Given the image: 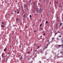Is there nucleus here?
<instances>
[{
  "label": "nucleus",
  "instance_id": "3c124183",
  "mask_svg": "<svg viewBox=\"0 0 63 63\" xmlns=\"http://www.w3.org/2000/svg\"><path fill=\"white\" fill-rule=\"evenodd\" d=\"M45 48H46V47H45Z\"/></svg>",
  "mask_w": 63,
  "mask_h": 63
},
{
  "label": "nucleus",
  "instance_id": "c85d7f7f",
  "mask_svg": "<svg viewBox=\"0 0 63 63\" xmlns=\"http://www.w3.org/2000/svg\"><path fill=\"white\" fill-rule=\"evenodd\" d=\"M26 28H28V27H27V26H26Z\"/></svg>",
  "mask_w": 63,
  "mask_h": 63
},
{
  "label": "nucleus",
  "instance_id": "473e14b6",
  "mask_svg": "<svg viewBox=\"0 0 63 63\" xmlns=\"http://www.w3.org/2000/svg\"><path fill=\"white\" fill-rule=\"evenodd\" d=\"M39 62H40V63H41V61H39Z\"/></svg>",
  "mask_w": 63,
  "mask_h": 63
},
{
  "label": "nucleus",
  "instance_id": "c03bdc74",
  "mask_svg": "<svg viewBox=\"0 0 63 63\" xmlns=\"http://www.w3.org/2000/svg\"><path fill=\"white\" fill-rule=\"evenodd\" d=\"M61 1V0H59V1Z\"/></svg>",
  "mask_w": 63,
  "mask_h": 63
},
{
  "label": "nucleus",
  "instance_id": "f03ea898",
  "mask_svg": "<svg viewBox=\"0 0 63 63\" xmlns=\"http://www.w3.org/2000/svg\"><path fill=\"white\" fill-rule=\"evenodd\" d=\"M4 55H5V53H4V52H3L2 54V57H4Z\"/></svg>",
  "mask_w": 63,
  "mask_h": 63
},
{
  "label": "nucleus",
  "instance_id": "5701e85b",
  "mask_svg": "<svg viewBox=\"0 0 63 63\" xmlns=\"http://www.w3.org/2000/svg\"><path fill=\"white\" fill-rule=\"evenodd\" d=\"M28 54H29V53H30V52H28Z\"/></svg>",
  "mask_w": 63,
  "mask_h": 63
},
{
  "label": "nucleus",
  "instance_id": "8fccbe9b",
  "mask_svg": "<svg viewBox=\"0 0 63 63\" xmlns=\"http://www.w3.org/2000/svg\"><path fill=\"white\" fill-rule=\"evenodd\" d=\"M39 53V52L38 53Z\"/></svg>",
  "mask_w": 63,
  "mask_h": 63
},
{
  "label": "nucleus",
  "instance_id": "79ce46f5",
  "mask_svg": "<svg viewBox=\"0 0 63 63\" xmlns=\"http://www.w3.org/2000/svg\"><path fill=\"white\" fill-rule=\"evenodd\" d=\"M41 38L42 37V36H41Z\"/></svg>",
  "mask_w": 63,
  "mask_h": 63
},
{
  "label": "nucleus",
  "instance_id": "423d86ee",
  "mask_svg": "<svg viewBox=\"0 0 63 63\" xmlns=\"http://www.w3.org/2000/svg\"><path fill=\"white\" fill-rule=\"evenodd\" d=\"M58 33L57 32H55V36L56 35H57V34H58Z\"/></svg>",
  "mask_w": 63,
  "mask_h": 63
},
{
  "label": "nucleus",
  "instance_id": "72a5a7b5",
  "mask_svg": "<svg viewBox=\"0 0 63 63\" xmlns=\"http://www.w3.org/2000/svg\"><path fill=\"white\" fill-rule=\"evenodd\" d=\"M17 12H18V10L17 9Z\"/></svg>",
  "mask_w": 63,
  "mask_h": 63
},
{
  "label": "nucleus",
  "instance_id": "4be33fe9",
  "mask_svg": "<svg viewBox=\"0 0 63 63\" xmlns=\"http://www.w3.org/2000/svg\"><path fill=\"white\" fill-rule=\"evenodd\" d=\"M46 23H48V21H46Z\"/></svg>",
  "mask_w": 63,
  "mask_h": 63
},
{
  "label": "nucleus",
  "instance_id": "a19ab883",
  "mask_svg": "<svg viewBox=\"0 0 63 63\" xmlns=\"http://www.w3.org/2000/svg\"><path fill=\"white\" fill-rule=\"evenodd\" d=\"M31 50L32 51V49H31Z\"/></svg>",
  "mask_w": 63,
  "mask_h": 63
},
{
  "label": "nucleus",
  "instance_id": "7ed1b4c3",
  "mask_svg": "<svg viewBox=\"0 0 63 63\" xmlns=\"http://www.w3.org/2000/svg\"><path fill=\"white\" fill-rule=\"evenodd\" d=\"M58 24L57 23H56V27L57 28H58Z\"/></svg>",
  "mask_w": 63,
  "mask_h": 63
},
{
  "label": "nucleus",
  "instance_id": "9b49d317",
  "mask_svg": "<svg viewBox=\"0 0 63 63\" xmlns=\"http://www.w3.org/2000/svg\"><path fill=\"white\" fill-rule=\"evenodd\" d=\"M63 24L62 23H61L60 24V25L61 26Z\"/></svg>",
  "mask_w": 63,
  "mask_h": 63
},
{
  "label": "nucleus",
  "instance_id": "9d476101",
  "mask_svg": "<svg viewBox=\"0 0 63 63\" xmlns=\"http://www.w3.org/2000/svg\"><path fill=\"white\" fill-rule=\"evenodd\" d=\"M58 47H61V45H58Z\"/></svg>",
  "mask_w": 63,
  "mask_h": 63
},
{
  "label": "nucleus",
  "instance_id": "49530a36",
  "mask_svg": "<svg viewBox=\"0 0 63 63\" xmlns=\"http://www.w3.org/2000/svg\"><path fill=\"white\" fill-rule=\"evenodd\" d=\"M1 61V59H0V61Z\"/></svg>",
  "mask_w": 63,
  "mask_h": 63
},
{
  "label": "nucleus",
  "instance_id": "393cba45",
  "mask_svg": "<svg viewBox=\"0 0 63 63\" xmlns=\"http://www.w3.org/2000/svg\"><path fill=\"white\" fill-rule=\"evenodd\" d=\"M10 52H8L7 53V54H10Z\"/></svg>",
  "mask_w": 63,
  "mask_h": 63
},
{
  "label": "nucleus",
  "instance_id": "20e7f679",
  "mask_svg": "<svg viewBox=\"0 0 63 63\" xmlns=\"http://www.w3.org/2000/svg\"><path fill=\"white\" fill-rule=\"evenodd\" d=\"M42 9L41 8L40 9H39V13H41V12H42Z\"/></svg>",
  "mask_w": 63,
  "mask_h": 63
},
{
  "label": "nucleus",
  "instance_id": "6e6552de",
  "mask_svg": "<svg viewBox=\"0 0 63 63\" xmlns=\"http://www.w3.org/2000/svg\"><path fill=\"white\" fill-rule=\"evenodd\" d=\"M1 23H2V24H3V25H5V23L4 22H2Z\"/></svg>",
  "mask_w": 63,
  "mask_h": 63
},
{
  "label": "nucleus",
  "instance_id": "c756f323",
  "mask_svg": "<svg viewBox=\"0 0 63 63\" xmlns=\"http://www.w3.org/2000/svg\"><path fill=\"white\" fill-rule=\"evenodd\" d=\"M36 51H37V50H35V51L34 52H36Z\"/></svg>",
  "mask_w": 63,
  "mask_h": 63
},
{
  "label": "nucleus",
  "instance_id": "f257e3e1",
  "mask_svg": "<svg viewBox=\"0 0 63 63\" xmlns=\"http://www.w3.org/2000/svg\"><path fill=\"white\" fill-rule=\"evenodd\" d=\"M16 22H19V18H17L16 19Z\"/></svg>",
  "mask_w": 63,
  "mask_h": 63
},
{
  "label": "nucleus",
  "instance_id": "c9c22d12",
  "mask_svg": "<svg viewBox=\"0 0 63 63\" xmlns=\"http://www.w3.org/2000/svg\"><path fill=\"white\" fill-rule=\"evenodd\" d=\"M34 24H33V25H32V26H34Z\"/></svg>",
  "mask_w": 63,
  "mask_h": 63
},
{
  "label": "nucleus",
  "instance_id": "f3484780",
  "mask_svg": "<svg viewBox=\"0 0 63 63\" xmlns=\"http://www.w3.org/2000/svg\"><path fill=\"white\" fill-rule=\"evenodd\" d=\"M25 8H26V7H27V5H25Z\"/></svg>",
  "mask_w": 63,
  "mask_h": 63
},
{
  "label": "nucleus",
  "instance_id": "4c0bfd02",
  "mask_svg": "<svg viewBox=\"0 0 63 63\" xmlns=\"http://www.w3.org/2000/svg\"><path fill=\"white\" fill-rule=\"evenodd\" d=\"M47 47H46V48H47Z\"/></svg>",
  "mask_w": 63,
  "mask_h": 63
},
{
  "label": "nucleus",
  "instance_id": "f8f14e48",
  "mask_svg": "<svg viewBox=\"0 0 63 63\" xmlns=\"http://www.w3.org/2000/svg\"><path fill=\"white\" fill-rule=\"evenodd\" d=\"M1 27H5V26L3 25H2L1 26Z\"/></svg>",
  "mask_w": 63,
  "mask_h": 63
},
{
  "label": "nucleus",
  "instance_id": "6ab92c4d",
  "mask_svg": "<svg viewBox=\"0 0 63 63\" xmlns=\"http://www.w3.org/2000/svg\"><path fill=\"white\" fill-rule=\"evenodd\" d=\"M42 24H40V26H42Z\"/></svg>",
  "mask_w": 63,
  "mask_h": 63
},
{
  "label": "nucleus",
  "instance_id": "7c9ffc66",
  "mask_svg": "<svg viewBox=\"0 0 63 63\" xmlns=\"http://www.w3.org/2000/svg\"><path fill=\"white\" fill-rule=\"evenodd\" d=\"M54 38V37L52 38V40H53V39Z\"/></svg>",
  "mask_w": 63,
  "mask_h": 63
},
{
  "label": "nucleus",
  "instance_id": "2f4dec72",
  "mask_svg": "<svg viewBox=\"0 0 63 63\" xmlns=\"http://www.w3.org/2000/svg\"><path fill=\"white\" fill-rule=\"evenodd\" d=\"M38 47L37 48V49H38V48H39V46H38Z\"/></svg>",
  "mask_w": 63,
  "mask_h": 63
},
{
  "label": "nucleus",
  "instance_id": "37998d69",
  "mask_svg": "<svg viewBox=\"0 0 63 63\" xmlns=\"http://www.w3.org/2000/svg\"><path fill=\"white\" fill-rule=\"evenodd\" d=\"M48 42H49V40H48Z\"/></svg>",
  "mask_w": 63,
  "mask_h": 63
},
{
  "label": "nucleus",
  "instance_id": "1a4fd4ad",
  "mask_svg": "<svg viewBox=\"0 0 63 63\" xmlns=\"http://www.w3.org/2000/svg\"><path fill=\"white\" fill-rule=\"evenodd\" d=\"M60 54H62V55H63V51L61 52L60 53Z\"/></svg>",
  "mask_w": 63,
  "mask_h": 63
},
{
  "label": "nucleus",
  "instance_id": "a211bd4d",
  "mask_svg": "<svg viewBox=\"0 0 63 63\" xmlns=\"http://www.w3.org/2000/svg\"><path fill=\"white\" fill-rule=\"evenodd\" d=\"M30 18H31V17H32V16H31V15H30Z\"/></svg>",
  "mask_w": 63,
  "mask_h": 63
},
{
  "label": "nucleus",
  "instance_id": "b1692460",
  "mask_svg": "<svg viewBox=\"0 0 63 63\" xmlns=\"http://www.w3.org/2000/svg\"><path fill=\"white\" fill-rule=\"evenodd\" d=\"M36 12H38V9L36 10Z\"/></svg>",
  "mask_w": 63,
  "mask_h": 63
},
{
  "label": "nucleus",
  "instance_id": "de8ad7c7",
  "mask_svg": "<svg viewBox=\"0 0 63 63\" xmlns=\"http://www.w3.org/2000/svg\"><path fill=\"white\" fill-rule=\"evenodd\" d=\"M58 39H57V40H58Z\"/></svg>",
  "mask_w": 63,
  "mask_h": 63
},
{
  "label": "nucleus",
  "instance_id": "4468645a",
  "mask_svg": "<svg viewBox=\"0 0 63 63\" xmlns=\"http://www.w3.org/2000/svg\"><path fill=\"white\" fill-rule=\"evenodd\" d=\"M33 32H37V31L36 30H34Z\"/></svg>",
  "mask_w": 63,
  "mask_h": 63
},
{
  "label": "nucleus",
  "instance_id": "f704fd0d",
  "mask_svg": "<svg viewBox=\"0 0 63 63\" xmlns=\"http://www.w3.org/2000/svg\"><path fill=\"white\" fill-rule=\"evenodd\" d=\"M18 57H20V55H18Z\"/></svg>",
  "mask_w": 63,
  "mask_h": 63
},
{
  "label": "nucleus",
  "instance_id": "412c9836",
  "mask_svg": "<svg viewBox=\"0 0 63 63\" xmlns=\"http://www.w3.org/2000/svg\"><path fill=\"white\" fill-rule=\"evenodd\" d=\"M19 12H18L17 13V14H19Z\"/></svg>",
  "mask_w": 63,
  "mask_h": 63
},
{
  "label": "nucleus",
  "instance_id": "aec40b11",
  "mask_svg": "<svg viewBox=\"0 0 63 63\" xmlns=\"http://www.w3.org/2000/svg\"><path fill=\"white\" fill-rule=\"evenodd\" d=\"M43 35L44 36H45V35H46V33H44L43 34Z\"/></svg>",
  "mask_w": 63,
  "mask_h": 63
},
{
  "label": "nucleus",
  "instance_id": "dca6fc26",
  "mask_svg": "<svg viewBox=\"0 0 63 63\" xmlns=\"http://www.w3.org/2000/svg\"><path fill=\"white\" fill-rule=\"evenodd\" d=\"M40 30H42V31L43 30V29H42L41 28H40Z\"/></svg>",
  "mask_w": 63,
  "mask_h": 63
},
{
  "label": "nucleus",
  "instance_id": "0eeeda50",
  "mask_svg": "<svg viewBox=\"0 0 63 63\" xmlns=\"http://www.w3.org/2000/svg\"><path fill=\"white\" fill-rule=\"evenodd\" d=\"M6 50H7V48H5L3 50L4 51H5Z\"/></svg>",
  "mask_w": 63,
  "mask_h": 63
},
{
  "label": "nucleus",
  "instance_id": "58836bf2",
  "mask_svg": "<svg viewBox=\"0 0 63 63\" xmlns=\"http://www.w3.org/2000/svg\"><path fill=\"white\" fill-rule=\"evenodd\" d=\"M57 21H59V20H57Z\"/></svg>",
  "mask_w": 63,
  "mask_h": 63
},
{
  "label": "nucleus",
  "instance_id": "a878e982",
  "mask_svg": "<svg viewBox=\"0 0 63 63\" xmlns=\"http://www.w3.org/2000/svg\"><path fill=\"white\" fill-rule=\"evenodd\" d=\"M59 37H60V38H61V35H59Z\"/></svg>",
  "mask_w": 63,
  "mask_h": 63
},
{
  "label": "nucleus",
  "instance_id": "2eb2a0df",
  "mask_svg": "<svg viewBox=\"0 0 63 63\" xmlns=\"http://www.w3.org/2000/svg\"><path fill=\"white\" fill-rule=\"evenodd\" d=\"M40 52H42V49H40Z\"/></svg>",
  "mask_w": 63,
  "mask_h": 63
},
{
  "label": "nucleus",
  "instance_id": "09e8293b",
  "mask_svg": "<svg viewBox=\"0 0 63 63\" xmlns=\"http://www.w3.org/2000/svg\"><path fill=\"white\" fill-rule=\"evenodd\" d=\"M41 15V16H42V15Z\"/></svg>",
  "mask_w": 63,
  "mask_h": 63
},
{
  "label": "nucleus",
  "instance_id": "bb28decb",
  "mask_svg": "<svg viewBox=\"0 0 63 63\" xmlns=\"http://www.w3.org/2000/svg\"><path fill=\"white\" fill-rule=\"evenodd\" d=\"M22 56H21V57L20 58V59H22Z\"/></svg>",
  "mask_w": 63,
  "mask_h": 63
},
{
  "label": "nucleus",
  "instance_id": "a18cd8bd",
  "mask_svg": "<svg viewBox=\"0 0 63 63\" xmlns=\"http://www.w3.org/2000/svg\"><path fill=\"white\" fill-rule=\"evenodd\" d=\"M39 1H41V0H39Z\"/></svg>",
  "mask_w": 63,
  "mask_h": 63
},
{
  "label": "nucleus",
  "instance_id": "cd10ccee",
  "mask_svg": "<svg viewBox=\"0 0 63 63\" xmlns=\"http://www.w3.org/2000/svg\"><path fill=\"white\" fill-rule=\"evenodd\" d=\"M57 63H60V62H57Z\"/></svg>",
  "mask_w": 63,
  "mask_h": 63
},
{
  "label": "nucleus",
  "instance_id": "ea45409f",
  "mask_svg": "<svg viewBox=\"0 0 63 63\" xmlns=\"http://www.w3.org/2000/svg\"><path fill=\"white\" fill-rule=\"evenodd\" d=\"M57 33H60V32H57Z\"/></svg>",
  "mask_w": 63,
  "mask_h": 63
},
{
  "label": "nucleus",
  "instance_id": "39448f33",
  "mask_svg": "<svg viewBox=\"0 0 63 63\" xmlns=\"http://www.w3.org/2000/svg\"><path fill=\"white\" fill-rule=\"evenodd\" d=\"M34 7H37V5H36V4L35 3V2H34Z\"/></svg>",
  "mask_w": 63,
  "mask_h": 63
},
{
  "label": "nucleus",
  "instance_id": "ddd939ff",
  "mask_svg": "<svg viewBox=\"0 0 63 63\" xmlns=\"http://www.w3.org/2000/svg\"><path fill=\"white\" fill-rule=\"evenodd\" d=\"M23 17H24V18H25V15H24L23 16Z\"/></svg>",
  "mask_w": 63,
  "mask_h": 63
},
{
  "label": "nucleus",
  "instance_id": "e433bc0d",
  "mask_svg": "<svg viewBox=\"0 0 63 63\" xmlns=\"http://www.w3.org/2000/svg\"><path fill=\"white\" fill-rule=\"evenodd\" d=\"M48 44L47 45V47H48Z\"/></svg>",
  "mask_w": 63,
  "mask_h": 63
}]
</instances>
